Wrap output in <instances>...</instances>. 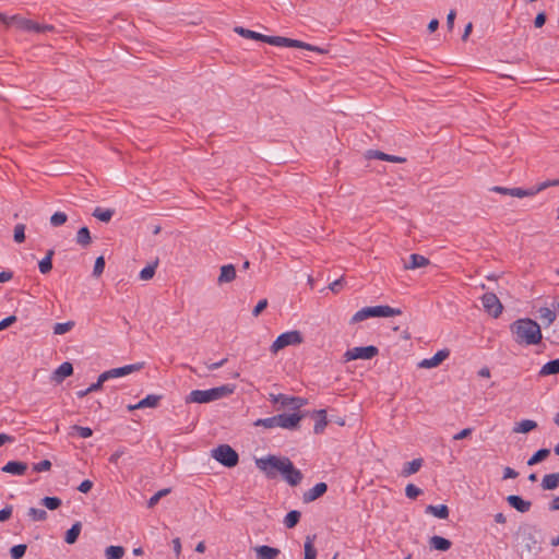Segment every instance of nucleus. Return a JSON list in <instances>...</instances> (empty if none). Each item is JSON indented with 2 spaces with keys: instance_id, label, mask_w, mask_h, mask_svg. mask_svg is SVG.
Here are the masks:
<instances>
[{
  "instance_id": "1",
  "label": "nucleus",
  "mask_w": 559,
  "mask_h": 559,
  "mask_svg": "<svg viewBox=\"0 0 559 559\" xmlns=\"http://www.w3.org/2000/svg\"><path fill=\"white\" fill-rule=\"evenodd\" d=\"M257 467L265 474L267 478H275L277 472L282 474L283 478L290 485L297 486L302 480V473L297 469L293 462L284 456L267 455L255 460Z\"/></svg>"
},
{
  "instance_id": "2",
  "label": "nucleus",
  "mask_w": 559,
  "mask_h": 559,
  "mask_svg": "<svg viewBox=\"0 0 559 559\" xmlns=\"http://www.w3.org/2000/svg\"><path fill=\"white\" fill-rule=\"evenodd\" d=\"M510 331L514 341L520 345H536L543 338L539 324L530 318L515 320L510 325Z\"/></svg>"
},
{
  "instance_id": "3",
  "label": "nucleus",
  "mask_w": 559,
  "mask_h": 559,
  "mask_svg": "<svg viewBox=\"0 0 559 559\" xmlns=\"http://www.w3.org/2000/svg\"><path fill=\"white\" fill-rule=\"evenodd\" d=\"M233 391L234 389L228 384L212 388L209 390H193L186 396V403H210L231 394Z\"/></svg>"
},
{
  "instance_id": "4",
  "label": "nucleus",
  "mask_w": 559,
  "mask_h": 559,
  "mask_svg": "<svg viewBox=\"0 0 559 559\" xmlns=\"http://www.w3.org/2000/svg\"><path fill=\"white\" fill-rule=\"evenodd\" d=\"M3 24L7 27L14 26L15 28L27 33H46L53 32L55 26L51 24H40L29 19L23 17L20 14L8 16L4 14Z\"/></svg>"
},
{
  "instance_id": "5",
  "label": "nucleus",
  "mask_w": 559,
  "mask_h": 559,
  "mask_svg": "<svg viewBox=\"0 0 559 559\" xmlns=\"http://www.w3.org/2000/svg\"><path fill=\"white\" fill-rule=\"evenodd\" d=\"M402 313L401 309L392 308L390 306H373V307H365L358 310L350 319L352 323L361 322L369 318L374 317H394L400 316Z\"/></svg>"
},
{
  "instance_id": "6",
  "label": "nucleus",
  "mask_w": 559,
  "mask_h": 559,
  "mask_svg": "<svg viewBox=\"0 0 559 559\" xmlns=\"http://www.w3.org/2000/svg\"><path fill=\"white\" fill-rule=\"evenodd\" d=\"M264 43H267V44H270L272 46H276V47H289V48L306 49V50H310V51H316L321 55L328 52V50L324 48H321V47H318V46H314V45H311V44H308V43H305V41H301L298 39H292V38L282 37V36L265 35Z\"/></svg>"
},
{
  "instance_id": "7",
  "label": "nucleus",
  "mask_w": 559,
  "mask_h": 559,
  "mask_svg": "<svg viewBox=\"0 0 559 559\" xmlns=\"http://www.w3.org/2000/svg\"><path fill=\"white\" fill-rule=\"evenodd\" d=\"M520 545L523 551L536 556L542 550L540 543L536 536V530L533 526H524L519 531Z\"/></svg>"
},
{
  "instance_id": "8",
  "label": "nucleus",
  "mask_w": 559,
  "mask_h": 559,
  "mask_svg": "<svg viewBox=\"0 0 559 559\" xmlns=\"http://www.w3.org/2000/svg\"><path fill=\"white\" fill-rule=\"evenodd\" d=\"M212 456L226 467H234L239 462L238 453L228 444H221L212 451Z\"/></svg>"
},
{
  "instance_id": "9",
  "label": "nucleus",
  "mask_w": 559,
  "mask_h": 559,
  "mask_svg": "<svg viewBox=\"0 0 559 559\" xmlns=\"http://www.w3.org/2000/svg\"><path fill=\"white\" fill-rule=\"evenodd\" d=\"M304 341L302 335L299 331H287L282 333L276 337V340L271 345V352L276 354L278 350L290 346V345H299Z\"/></svg>"
},
{
  "instance_id": "10",
  "label": "nucleus",
  "mask_w": 559,
  "mask_h": 559,
  "mask_svg": "<svg viewBox=\"0 0 559 559\" xmlns=\"http://www.w3.org/2000/svg\"><path fill=\"white\" fill-rule=\"evenodd\" d=\"M379 353L378 347L373 345L361 346V347H353L347 349L344 354L345 361L356 360V359H372Z\"/></svg>"
},
{
  "instance_id": "11",
  "label": "nucleus",
  "mask_w": 559,
  "mask_h": 559,
  "mask_svg": "<svg viewBox=\"0 0 559 559\" xmlns=\"http://www.w3.org/2000/svg\"><path fill=\"white\" fill-rule=\"evenodd\" d=\"M481 304L485 311L493 318H498L502 313V304L493 293L484 294L481 297Z\"/></svg>"
},
{
  "instance_id": "12",
  "label": "nucleus",
  "mask_w": 559,
  "mask_h": 559,
  "mask_svg": "<svg viewBox=\"0 0 559 559\" xmlns=\"http://www.w3.org/2000/svg\"><path fill=\"white\" fill-rule=\"evenodd\" d=\"M144 367V362H136L131 365H126L119 368H112L102 373V380H109L114 378L124 377L132 372L139 371Z\"/></svg>"
},
{
  "instance_id": "13",
  "label": "nucleus",
  "mask_w": 559,
  "mask_h": 559,
  "mask_svg": "<svg viewBox=\"0 0 559 559\" xmlns=\"http://www.w3.org/2000/svg\"><path fill=\"white\" fill-rule=\"evenodd\" d=\"M301 419L302 415L298 413L277 415L278 427L284 429H296Z\"/></svg>"
},
{
  "instance_id": "14",
  "label": "nucleus",
  "mask_w": 559,
  "mask_h": 559,
  "mask_svg": "<svg viewBox=\"0 0 559 559\" xmlns=\"http://www.w3.org/2000/svg\"><path fill=\"white\" fill-rule=\"evenodd\" d=\"M449 355H450L449 349L438 350L431 358L423 359L418 364V366L420 368H427V369L435 368V367L439 366L443 360H445L449 357Z\"/></svg>"
},
{
  "instance_id": "15",
  "label": "nucleus",
  "mask_w": 559,
  "mask_h": 559,
  "mask_svg": "<svg viewBox=\"0 0 559 559\" xmlns=\"http://www.w3.org/2000/svg\"><path fill=\"white\" fill-rule=\"evenodd\" d=\"M280 399H281V403H280L281 407H283V408L287 407L293 411H297L307 404V400L304 397H299V396H288V395L281 393Z\"/></svg>"
},
{
  "instance_id": "16",
  "label": "nucleus",
  "mask_w": 559,
  "mask_h": 559,
  "mask_svg": "<svg viewBox=\"0 0 559 559\" xmlns=\"http://www.w3.org/2000/svg\"><path fill=\"white\" fill-rule=\"evenodd\" d=\"M326 490L328 485L325 483H318L312 488L304 492L302 500L306 503L312 502L323 496Z\"/></svg>"
},
{
  "instance_id": "17",
  "label": "nucleus",
  "mask_w": 559,
  "mask_h": 559,
  "mask_svg": "<svg viewBox=\"0 0 559 559\" xmlns=\"http://www.w3.org/2000/svg\"><path fill=\"white\" fill-rule=\"evenodd\" d=\"M160 400H162V395L148 394L147 396L142 399L139 403H136L134 405H129L128 408L130 411H134V409H141V408H145V407H157Z\"/></svg>"
},
{
  "instance_id": "18",
  "label": "nucleus",
  "mask_w": 559,
  "mask_h": 559,
  "mask_svg": "<svg viewBox=\"0 0 559 559\" xmlns=\"http://www.w3.org/2000/svg\"><path fill=\"white\" fill-rule=\"evenodd\" d=\"M73 373V366L69 361L62 362L52 373V380L61 383L66 378Z\"/></svg>"
},
{
  "instance_id": "19",
  "label": "nucleus",
  "mask_w": 559,
  "mask_h": 559,
  "mask_svg": "<svg viewBox=\"0 0 559 559\" xmlns=\"http://www.w3.org/2000/svg\"><path fill=\"white\" fill-rule=\"evenodd\" d=\"M27 469V464L21 461H10L5 465L2 466L1 471L3 473L22 476L25 474Z\"/></svg>"
},
{
  "instance_id": "20",
  "label": "nucleus",
  "mask_w": 559,
  "mask_h": 559,
  "mask_svg": "<svg viewBox=\"0 0 559 559\" xmlns=\"http://www.w3.org/2000/svg\"><path fill=\"white\" fill-rule=\"evenodd\" d=\"M491 191H495L497 193L507 194L515 198H525V197H532V192H528L527 189L523 188H504L495 186L491 188Z\"/></svg>"
},
{
  "instance_id": "21",
  "label": "nucleus",
  "mask_w": 559,
  "mask_h": 559,
  "mask_svg": "<svg viewBox=\"0 0 559 559\" xmlns=\"http://www.w3.org/2000/svg\"><path fill=\"white\" fill-rule=\"evenodd\" d=\"M507 501L512 508L522 513L528 512L532 507L531 501L524 500L522 497L516 495L508 496Z\"/></svg>"
},
{
  "instance_id": "22",
  "label": "nucleus",
  "mask_w": 559,
  "mask_h": 559,
  "mask_svg": "<svg viewBox=\"0 0 559 559\" xmlns=\"http://www.w3.org/2000/svg\"><path fill=\"white\" fill-rule=\"evenodd\" d=\"M255 556L258 559H276L281 554L278 548H274L266 545L255 547Z\"/></svg>"
},
{
  "instance_id": "23",
  "label": "nucleus",
  "mask_w": 559,
  "mask_h": 559,
  "mask_svg": "<svg viewBox=\"0 0 559 559\" xmlns=\"http://www.w3.org/2000/svg\"><path fill=\"white\" fill-rule=\"evenodd\" d=\"M236 278V269L233 264H226L221 267V273L217 278L219 285L230 283Z\"/></svg>"
},
{
  "instance_id": "24",
  "label": "nucleus",
  "mask_w": 559,
  "mask_h": 559,
  "mask_svg": "<svg viewBox=\"0 0 559 559\" xmlns=\"http://www.w3.org/2000/svg\"><path fill=\"white\" fill-rule=\"evenodd\" d=\"M368 156L370 158H377V159H380V160H386V162H391V163H404L406 160V158L404 157H401V156H396V155H389L386 153H383L381 151H369L368 152Z\"/></svg>"
},
{
  "instance_id": "25",
  "label": "nucleus",
  "mask_w": 559,
  "mask_h": 559,
  "mask_svg": "<svg viewBox=\"0 0 559 559\" xmlns=\"http://www.w3.org/2000/svg\"><path fill=\"white\" fill-rule=\"evenodd\" d=\"M544 490H555L559 487V473L546 474L540 484Z\"/></svg>"
},
{
  "instance_id": "26",
  "label": "nucleus",
  "mask_w": 559,
  "mask_h": 559,
  "mask_svg": "<svg viewBox=\"0 0 559 559\" xmlns=\"http://www.w3.org/2000/svg\"><path fill=\"white\" fill-rule=\"evenodd\" d=\"M430 263V261L418 253H413L409 255V262L405 265V269L415 270L418 267L427 266Z\"/></svg>"
},
{
  "instance_id": "27",
  "label": "nucleus",
  "mask_w": 559,
  "mask_h": 559,
  "mask_svg": "<svg viewBox=\"0 0 559 559\" xmlns=\"http://www.w3.org/2000/svg\"><path fill=\"white\" fill-rule=\"evenodd\" d=\"M425 512L442 520L448 519L449 516V508L445 504H429L426 507Z\"/></svg>"
},
{
  "instance_id": "28",
  "label": "nucleus",
  "mask_w": 559,
  "mask_h": 559,
  "mask_svg": "<svg viewBox=\"0 0 559 559\" xmlns=\"http://www.w3.org/2000/svg\"><path fill=\"white\" fill-rule=\"evenodd\" d=\"M429 545L436 550L447 551L451 548L452 543L444 537L435 535L430 538Z\"/></svg>"
},
{
  "instance_id": "29",
  "label": "nucleus",
  "mask_w": 559,
  "mask_h": 559,
  "mask_svg": "<svg viewBox=\"0 0 559 559\" xmlns=\"http://www.w3.org/2000/svg\"><path fill=\"white\" fill-rule=\"evenodd\" d=\"M314 414L318 418H317L314 427H313V432L316 435H320L324 431L325 427L328 426L326 411L319 409V411H316Z\"/></svg>"
},
{
  "instance_id": "30",
  "label": "nucleus",
  "mask_w": 559,
  "mask_h": 559,
  "mask_svg": "<svg viewBox=\"0 0 559 559\" xmlns=\"http://www.w3.org/2000/svg\"><path fill=\"white\" fill-rule=\"evenodd\" d=\"M316 539V535H308L306 537L304 549H305V558L304 559H317L318 551L313 545Z\"/></svg>"
},
{
  "instance_id": "31",
  "label": "nucleus",
  "mask_w": 559,
  "mask_h": 559,
  "mask_svg": "<svg viewBox=\"0 0 559 559\" xmlns=\"http://www.w3.org/2000/svg\"><path fill=\"white\" fill-rule=\"evenodd\" d=\"M559 373V358L546 362L539 370V377Z\"/></svg>"
},
{
  "instance_id": "32",
  "label": "nucleus",
  "mask_w": 559,
  "mask_h": 559,
  "mask_svg": "<svg viewBox=\"0 0 559 559\" xmlns=\"http://www.w3.org/2000/svg\"><path fill=\"white\" fill-rule=\"evenodd\" d=\"M82 531L81 522H75L67 532L64 536V542L67 544H74L78 540V537Z\"/></svg>"
},
{
  "instance_id": "33",
  "label": "nucleus",
  "mask_w": 559,
  "mask_h": 559,
  "mask_svg": "<svg viewBox=\"0 0 559 559\" xmlns=\"http://www.w3.org/2000/svg\"><path fill=\"white\" fill-rule=\"evenodd\" d=\"M537 427V423L532 419H523L513 427V432L527 433Z\"/></svg>"
},
{
  "instance_id": "34",
  "label": "nucleus",
  "mask_w": 559,
  "mask_h": 559,
  "mask_svg": "<svg viewBox=\"0 0 559 559\" xmlns=\"http://www.w3.org/2000/svg\"><path fill=\"white\" fill-rule=\"evenodd\" d=\"M538 317L544 322L546 326L552 324L557 318V314L554 310L548 307H542L538 310Z\"/></svg>"
},
{
  "instance_id": "35",
  "label": "nucleus",
  "mask_w": 559,
  "mask_h": 559,
  "mask_svg": "<svg viewBox=\"0 0 559 559\" xmlns=\"http://www.w3.org/2000/svg\"><path fill=\"white\" fill-rule=\"evenodd\" d=\"M421 466H423V459H415L411 462H407L402 469V475L404 477H408V476L417 473Z\"/></svg>"
},
{
  "instance_id": "36",
  "label": "nucleus",
  "mask_w": 559,
  "mask_h": 559,
  "mask_svg": "<svg viewBox=\"0 0 559 559\" xmlns=\"http://www.w3.org/2000/svg\"><path fill=\"white\" fill-rule=\"evenodd\" d=\"M76 243L82 246V247H87L91 245L92 242V237H91V233L88 230L87 227H81L78 233H76Z\"/></svg>"
},
{
  "instance_id": "37",
  "label": "nucleus",
  "mask_w": 559,
  "mask_h": 559,
  "mask_svg": "<svg viewBox=\"0 0 559 559\" xmlns=\"http://www.w3.org/2000/svg\"><path fill=\"white\" fill-rule=\"evenodd\" d=\"M235 32L237 34L241 35L245 38L260 40V41H263V43H264V39H265V35H263L261 33H257V32L251 31V29L243 28L241 26L236 27Z\"/></svg>"
},
{
  "instance_id": "38",
  "label": "nucleus",
  "mask_w": 559,
  "mask_h": 559,
  "mask_svg": "<svg viewBox=\"0 0 559 559\" xmlns=\"http://www.w3.org/2000/svg\"><path fill=\"white\" fill-rule=\"evenodd\" d=\"M53 250H49L44 259H41L38 263V267L40 273L47 274L52 269V257H53Z\"/></svg>"
},
{
  "instance_id": "39",
  "label": "nucleus",
  "mask_w": 559,
  "mask_h": 559,
  "mask_svg": "<svg viewBox=\"0 0 559 559\" xmlns=\"http://www.w3.org/2000/svg\"><path fill=\"white\" fill-rule=\"evenodd\" d=\"M115 214V211L114 210H110V209H102V207H96L93 212V216L97 219H99L100 222H109L111 219V217L114 216Z\"/></svg>"
},
{
  "instance_id": "40",
  "label": "nucleus",
  "mask_w": 559,
  "mask_h": 559,
  "mask_svg": "<svg viewBox=\"0 0 559 559\" xmlns=\"http://www.w3.org/2000/svg\"><path fill=\"white\" fill-rule=\"evenodd\" d=\"M300 516H301V513L299 511H297V510L289 511L284 519V525L287 528L295 527L298 524Z\"/></svg>"
},
{
  "instance_id": "41",
  "label": "nucleus",
  "mask_w": 559,
  "mask_h": 559,
  "mask_svg": "<svg viewBox=\"0 0 559 559\" xmlns=\"http://www.w3.org/2000/svg\"><path fill=\"white\" fill-rule=\"evenodd\" d=\"M253 425L255 427L261 426L266 429H272V428L278 427L277 415L267 417V418H259L253 423Z\"/></svg>"
},
{
  "instance_id": "42",
  "label": "nucleus",
  "mask_w": 559,
  "mask_h": 559,
  "mask_svg": "<svg viewBox=\"0 0 559 559\" xmlns=\"http://www.w3.org/2000/svg\"><path fill=\"white\" fill-rule=\"evenodd\" d=\"M107 559H121L124 556V548L122 546H109L105 550Z\"/></svg>"
},
{
  "instance_id": "43",
  "label": "nucleus",
  "mask_w": 559,
  "mask_h": 559,
  "mask_svg": "<svg viewBox=\"0 0 559 559\" xmlns=\"http://www.w3.org/2000/svg\"><path fill=\"white\" fill-rule=\"evenodd\" d=\"M550 454L549 449H539L527 461V465L532 466L544 461Z\"/></svg>"
},
{
  "instance_id": "44",
  "label": "nucleus",
  "mask_w": 559,
  "mask_h": 559,
  "mask_svg": "<svg viewBox=\"0 0 559 559\" xmlns=\"http://www.w3.org/2000/svg\"><path fill=\"white\" fill-rule=\"evenodd\" d=\"M559 186V178L554 180H546L540 183H538L536 187H533L531 189H527L528 192H532V197L537 194L540 191H544L545 189L549 187Z\"/></svg>"
},
{
  "instance_id": "45",
  "label": "nucleus",
  "mask_w": 559,
  "mask_h": 559,
  "mask_svg": "<svg viewBox=\"0 0 559 559\" xmlns=\"http://www.w3.org/2000/svg\"><path fill=\"white\" fill-rule=\"evenodd\" d=\"M27 515L31 518L34 522H41L47 519V512L44 509H37V508H29Z\"/></svg>"
},
{
  "instance_id": "46",
  "label": "nucleus",
  "mask_w": 559,
  "mask_h": 559,
  "mask_svg": "<svg viewBox=\"0 0 559 559\" xmlns=\"http://www.w3.org/2000/svg\"><path fill=\"white\" fill-rule=\"evenodd\" d=\"M40 503L48 510H56L61 506L62 501L58 497H45L40 500Z\"/></svg>"
},
{
  "instance_id": "47",
  "label": "nucleus",
  "mask_w": 559,
  "mask_h": 559,
  "mask_svg": "<svg viewBox=\"0 0 559 559\" xmlns=\"http://www.w3.org/2000/svg\"><path fill=\"white\" fill-rule=\"evenodd\" d=\"M156 267H157V262L146 265L144 269L141 270V272L139 274L140 280H142V281L151 280L155 274Z\"/></svg>"
},
{
  "instance_id": "48",
  "label": "nucleus",
  "mask_w": 559,
  "mask_h": 559,
  "mask_svg": "<svg viewBox=\"0 0 559 559\" xmlns=\"http://www.w3.org/2000/svg\"><path fill=\"white\" fill-rule=\"evenodd\" d=\"M170 492V489L169 488H165V489H160L158 490L156 493H154L147 501V508L152 509L154 508L158 501L167 496L168 493Z\"/></svg>"
},
{
  "instance_id": "49",
  "label": "nucleus",
  "mask_w": 559,
  "mask_h": 559,
  "mask_svg": "<svg viewBox=\"0 0 559 559\" xmlns=\"http://www.w3.org/2000/svg\"><path fill=\"white\" fill-rule=\"evenodd\" d=\"M68 221V215L64 212H56L50 217V224L53 227H59Z\"/></svg>"
},
{
  "instance_id": "50",
  "label": "nucleus",
  "mask_w": 559,
  "mask_h": 559,
  "mask_svg": "<svg viewBox=\"0 0 559 559\" xmlns=\"http://www.w3.org/2000/svg\"><path fill=\"white\" fill-rule=\"evenodd\" d=\"M74 326L73 321H68L63 323H56L53 326V333L57 335H62L69 332Z\"/></svg>"
},
{
  "instance_id": "51",
  "label": "nucleus",
  "mask_w": 559,
  "mask_h": 559,
  "mask_svg": "<svg viewBox=\"0 0 559 559\" xmlns=\"http://www.w3.org/2000/svg\"><path fill=\"white\" fill-rule=\"evenodd\" d=\"M423 493V490L414 484H408L405 488V495L408 499H416Z\"/></svg>"
},
{
  "instance_id": "52",
  "label": "nucleus",
  "mask_w": 559,
  "mask_h": 559,
  "mask_svg": "<svg viewBox=\"0 0 559 559\" xmlns=\"http://www.w3.org/2000/svg\"><path fill=\"white\" fill-rule=\"evenodd\" d=\"M26 548L24 544L15 545L10 549V555L13 559H20L25 555Z\"/></svg>"
},
{
  "instance_id": "53",
  "label": "nucleus",
  "mask_w": 559,
  "mask_h": 559,
  "mask_svg": "<svg viewBox=\"0 0 559 559\" xmlns=\"http://www.w3.org/2000/svg\"><path fill=\"white\" fill-rule=\"evenodd\" d=\"M14 241L21 243L25 240V225L17 224L14 227Z\"/></svg>"
},
{
  "instance_id": "54",
  "label": "nucleus",
  "mask_w": 559,
  "mask_h": 559,
  "mask_svg": "<svg viewBox=\"0 0 559 559\" xmlns=\"http://www.w3.org/2000/svg\"><path fill=\"white\" fill-rule=\"evenodd\" d=\"M105 269V259L103 255L98 257L95 261L94 269H93V275L98 277L102 275Z\"/></svg>"
},
{
  "instance_id": "55",
  "label": "nucleus",
  "mask_w": 559,
  "mask_h": 559,
  "mask_svg": "<svg viewBox=\"0 0 559 559\" xmlns=\"http://www.w3.org/2000/svg\"><path fill=\"white\" fill-rule=\"evenodd\" d=\"M51 468V462L49 460H43L33 465V469L37 473L46 472Z\"/></svg>"
},
{
  "instance_id": "56",
  "label": "nucleus",
  "mask_w": 559,
  "mask_h": 559,
  "mask_svg": "<svg viewBox=\"0 0 559 559\" xmlns=\"http://www.w3.org/2000/svg\"><path fill=\"white\" fill-rule=\"evenodd\" d=\"M73 430L76 431V433L81 437V438H90L92 435H93V431L90 427H83V426H73Z\"/></svg>"
},
{
  "instance_id": "57",
  "label": "nucleus",
  "mask_w": 559,
  "mask_h": 559,
  "mask_svg": "<svg viewBox=\"0 0 559 559\" xmlns=\"http://www.w3.org/2000/svg\"><path fill=\"white\" fill-rule=\"evenodd\" d=\"M343 287H344V278H343V277H340V278H337V280H335V281H333V282L329 285V288H330L333 293H335V294L340 293V292L343 289Z\"/></svg>"
},
{
  "instance_id": "58",
  "label": "nucleus",
  "mask_w": 559,
  "mask_h": 559,
  "mask_svg": "<svg viewBox=\"0 0 559 559\" xmlns=\"http://www.w3.org/2000/svg\"><path fill=\"white\" fill-rule=\"evenodd\" d=\"M267 307V299H261L252 310L253 317H258Z\"/></svg>"
},
{
  "instance_id": "59",
  "label": "nucleus",
  "mask_w": 559,
  "mask_h": 559,
  "mask_svg": "<svg viewBox=\"0 0 559 559\" xmlns=\"http://www.w3.org/2000/svg\"><path fill=\"white\" fill-rule=\"evenodd\" d=\"M12 506H7L0 510V522L8 521L12 515Z\"/></svg>"
},
{
  "instance_id": "60",
  "label": "nucleus",
  "mask_w": 559,
  "mask_h": 559,
  "mask_svg": "<svg viewBox=\"0 0 559 559\" xmlns=\"http://www.w3.org/2000/svg\"><path fill=\"white\" fill-rule=\"evenodd\" d=\"M14 322H16V317L15 316H9L4 319H2L0 321V331L9 328L11 324H13Z\"/></svg>"
},
{
  "instance_id": "61",
  "label": "nucleus",
  "mask_w": 559,
  "mask_h": 559,
  "mask_svg": "<svg viewBox=\"0 0 559 559\" xmlns=\"http://www.w3.org/2000/svg\"><path fill=\"white\" fill-rule=\"evenodd\" d=\"M473 432L472 428H465L453 436V440H462L469 437Z\"/></svg>"
},
{
  "instance_id": "62",
  "label": "nucleus",
  "mask_w": 559,
  "mask_h": 559,
  "mask_svg": "<svg viewBox=\"0 0 559 559\" xmlns=\"http://www.w3.org/2000/svg\"><path fill=\"white\" fill-rule=\"evenodd\" d=\"M456 16L455 10H450L448 16H447V27L449 31H452L454 27V20Z\"/></svg>"
},
{
  "instance_id": "63",
  "label": "nucleus",
  "mask_w": 559,
  "mask_h": 559,
  "mask_svg": "<svg viewBox=\"0 0 559 559\" xmlns=\"http://www.w3.org/2000/svg\"><path fill=\"white\" fill-rule=\"evenodd\" d=\"M92 487H93V483L88 479H85L80 484V486L78 487V490L83 493H86L92 489Z\"/></svg>"
},
{
  "instance_id": "64",
  "label": "nucleus",
  "mask_w": 559,
  "mask_h": 559,
  "mask_svg": "<svg viewBox=\"0 0 559 559\" xmlns=\"http://www.w3.org/2000/svg\"><path fill=\"white\" fill-rule=\"evenodd\" d=\"M548 340L552 344H559V324H557L554 330L551 331L550 336H548Z\"/></svg>"
}]
</instances>
